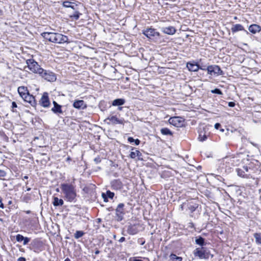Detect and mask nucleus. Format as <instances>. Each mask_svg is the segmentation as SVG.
<instances>
[{
  "instance_id": "obj_13",
  "label": "nucleus",
  "mask_w": 261,
  "mask_h": 261,
  "mask_svg": "<svg viewBox=\"0 0 261 261\" xmlns=\"http://www.w3.org/2000/svg\"><path fill=\"white\" fill-rule=\"evenodd\" d=\"M161 31L165 34L173 35L176 33V29L172 26H169L167 27H162L161 29Z\"/></svg>"
},
{
  "instance_id": "obj_46",
  "label": "nucleus",
  "mask_w": 261,
  "mask_h": 261,
  "mask_svg": "<svg viewBox=\"0 0 261 261\" xmlns=\"http://www.w3.org/2000/svg\"><path fill=\"white\" fill-rule=\"evenodd\" d=\"M5 175V173L3 171H0V176H4Z\"/></svg>"
},
{
  "instance_id": "obj_47",
  "label": "nucleus",
  "mask_w": 261,
  "mask_h": 261,
  "mask_svg": "<svg viewBox=\"0 0 261 261\" xmlns=\"http://www.w3.org/2000/svg\"><path fill=\"white\" fill-rule=\"evenodd\" d=\"M0 207L3 208L4 207L3 203L2 202V199H0Z\"/></svg>"
},
{
  "instance_id": "obj_42",
  "label": "nucleus",
  "mask_w": 261,
  "mask_h": 261,
  "mask_svg": "<svg viewBox=\"0 0 261 261\" xmlns=\"http://www.w3.org/2000/svg\"><path fill=\"white\" fill-rule=\"evenodd\" d=\"M220 126V124L219 123H217L215 124V128L216 129H218L219 127Z\"/></svg>"
},
{
  "instance_id": "obj_8",
  "label": "nucleus",
  "mask_w": 261,
  "mask_h": 261,
  "mask_svg": "<svg viewBox=\"0 0 261 261\" xmlns=\"http://www.w3.org/2000/svg\"><path fill=\"white\" fill-rule=\"evenodd\" d=\"M206 70L207 73L211 75H222L223 74V71L220 69V67L218 65H210L208 66Z\"/></svg>"
},
{
  "instance_id": "obj_28",
  "label": "nucleus",
  "mask_w": 261,
  "mask_h": 261,
  "mask_svg": "<svg viewBox=\"0 0 261 261\" xmlns=\"http://www.w3.org/2000/svg\"><path fill=\"white\" fill-rule=\"evenodd\" d=\"M255 242L258 245H261V234L255 233L254 234Z\"/></svg>"
},
{
  "instance_id": "obj_38",
  "label": "nucleus",
  "mask_w": 261,
  "mask_h": 261,
  "mask_svg": "<svg viewBox=\"0 0 261 261\" xmlns=\"http://www.w3.org/2000/svg\"><path fill=\"white\" fill-rule=\"evenodd\" d=\"M23 244L24 245H27L29 241H30V239L27 237H24V239H23Z\"/></svg>"
},
{
  "instance_id": "obj_29",
  "label": "nucleus",
  "mask_w": 261,
  "mask_h": 261,
  "mask_svg": "<svg viewBox=\"0 0 261 261\" xmlns=\"http://www.w3.org/2000/svg\"><path fill=\"white\" fill-rule=\"evenodd\" d=\"M141 154V152L139 150H136L135 151H132L129 154V156L132 159H135L136 156H139Z\"/></svg>"
},
{
  "instance_id": "obj_56",
  "label": "nucleus",
  "mask_w": 261,
  "mask_h": 261,
  "mask_svg": "<svg viewBox=\"0 0 261 261\" xmlns=\"http://www.w3.org/2000/svg\"><path fill=\"white\" fill-rule=\"evenodd\" d=\"M145 242H141V245H143L144 244Z\"/></svg>"
},
{
  "instance_id": "obj_34",
  "label": "nucleus",
  "mask_w": 261,
  "mask_h": 261,
  "mask_svg": "<svg viewBox=\"0 0 261 261\" xmlns=\"http://www.w3.org/2000/svg\"><path fill=\"white\" fill-rule=\"evenodd\" d=\"M198 139L200 141H204L207 139V136L205 134L200 133L199 135Z\"/></svg>"
},
{
  "instance_id": "obj_57",
  "label": "nucleus",
  "mask_w": 261,
  "mask_h": 261,
  "mask_svg": "<svg viewBox=\"0 0 261 261\" xmlns=\"http://www.w3.org/2000/svg\"><path fill=\"white\" fill-rule=\"evenodd\" d=\"M221 131H222L223 132H224V129H221Z\"/></svg>"
},
{
  "instance_id": "obj_31",
  "label": "nucleus",
  "mask_w": 261,
  "mask_h": 261,
  "mask_svg": "<svg viewBox=\"0 0 261 261\" xmlns=\"http://www.w3.org/2000/svg\"><path fill=\"white\" fill-rule=\"evenodd\" d=\"M195 242L197 244L201 246L202 247L205 245L204 239L200 237L199 238L195 240Z\"/></svg>"
},
{
  "instance_id": "obj_18",
  "label": "nucleus",
  "mask_w": 261,
  "mask_h": 261,
  "mask_svg": "<svg viewBox=\"0 0 261 261\" xmlns=\"http://www.w3.org/2000/svg\"><path fill=\"white\" fill-rule=\"evenodd\" d=\"M260 30V27L257 24H251L249 27V31L253 34H255L257 32H259Z\"/></svg>"
},
{
  "instance_id": "obj_11",
  "label": "nucleus",
  "mask_w": 261,
  "mask_h": 261,
  "mask_svg": "<svg viewBox=\"0 0 261 261\" xmlns=\"http://www.w3.org/2000/svg\"><path fill=\"white\" fill-rule=\"evenodd\" d=\"M105 121H109V122H108V124L111 123L112 124H123L124 120L122 118H118L116 116H110L105 120Z\"/></svg>"
},
{
  "instance_id": "obj_1",
  "label": "nucleus",
  "mask_w": 261,
  "mask_h": 261,
  "mask_svg": "<svg viewBox=\"0 0 261 261\" xmlns=\"http://www.w3.org/2000/svg\"><path fill=\"white\" fill-rule=\"evenodd\" d=\"M61 189L64 194V198L67 201L75 202L76 197L75 186L71 184H62Z\"/></svg>"
},
{
  "instance_id": "obj_6",
  "label": "nucleus",
  "mask_w": 261,
  "mask_h": 261,
  "mask_svg": "<svg viewBox=\"0 0 261 261\" xmlns=\"http://www.w3.org/2000/svg\"><path fill=\"white\" fill-rule=\"evenodd\" d=\"M143 34L148 38L152 40L158 39L160 36V33L153 28H147L143 31Z\"/></svg>"
},
{
  "instance_id": "obj_54",
  "label": "nucleus",
  "mask_w": 261,
  "mask_h": 261,
  "mask_svg": "<svg viewBox=\"0 0 261 261\" xmlns=\"http://www.w3.org/2000/svg\"><path fill=\"white\" fill-rule=\"evenodd\" d=\"M30 190H31V188H28L27 189V191H30Z\"/></svg>"
},
{
  "instance_id": "obj_55",
  "label": "nucleus",
  "mask_w": 261,
  "mask_h": 261,
  "mask_svg": "<svg viewBox=\"0 0 261 261\" xmlns=\"http://www.w3.org/2000/svg\"><path fill=\"white\" fill-rule=\"evenodd\" d=\"M239 171H240V169H237V171H238V174H239V175L241 176V174H240Z\"/></svg>"
},
{
  "instance_id": "obj_58",
  "label": "nucleus",
  "mask_w": 261,
  "mask_h": 261,
  "mask_svg": "<svg viewBox=\"0 0 261 261\" xmlns=\"http://www.w3.org/2000/svg\"><path fill=\"white\" fill-rule=\"evenodd\" d=\"M114 238H116V236H115V235H114Z\"/></svg>"
},
{
  "instance_id": "obj_14",
  "label": "nucleus",
  "mask_w": 261,
  "mask_h": 261,
  "mask_svg": "<svg viewBox=\"0 0 261 261\" xmlns=\"http://www.w3.org/2000/svg\"><path fill=\"white\" fill-rule=\"evenodd\" d=\"M62 5L65 8H70L74 10L77 9L78 5L76 4L74 2H71L69 1H66L63 2Z\"/></svg>"
},
{
  "instance_id": "obj_5",
  "label": "nucleus",
  "mask_w": 261,
  "mask_h": 261,
  "mask_svg": "<svg viewBox=\"0 0 261 261\" xmlns=\"http://www.w3.org/2000/svg\"><path fill=\"white\" fill-rule=\"evenodd\" d=\"M26 63L27 66L24 68L26 71H27V68H28L32 72L39 74L42 69L38 63L33 59L27 60Z\"/></svg>"
},
{
  "instance_id": "obj_25",
  "label": "nucleus",
  "mask_w": 261,
  "mask_h": 261,
  "mask_svg": "<svg viewBox=\"0 0 261 261\" xmlns=\"http://www.w3.org/2000/svg\"><path fill=\"white\" fill-rule=\"evenodd\" d=\"M125 103V100L124 99L119 98L113 100L112 105L113 106H122Z\"/></svg>"
},
{
  "instance_id": "obj_52",
  "label": "nucleus",
  "mask_w": 261,
  "mask_h": 261,
  "mask_svg": "<svg viewBox=\"0 0 261 261\" xmlns=\"http://www.w3.org/2000/svg\"><path fill=\"white\" fill-rule=\"evenodd\" d=\"M64 261H71L70 259L68 258H66Z\"/></svg>"
},
{
  "instance_id": "obj_48",
  "label": "nucleus",
  "mask_w": 261,
  "mask_h": 261,
  "mask_svg": "<svg viewBox=\"0 0 261 261\" xmlns=\"http://www.w3.org/2000/svg\"><path fill=\"white\" fill-rule=\"evenodd\" d=\"M206 68L205 66H204V67H200L199 68V69H201V70H206Z\"/></svg>"
},
{
  "instance_id": "obj_22",
  "label": "nucleus",
  "mask_w": 261,
  "mask_h": 261,
  "mask_svg": "<svg viewBox=\"0 0 261 261\" xmlns=\"http://www.w3.org/2000/svg\"><path fill=\"white\" fill-rule=\"evenodd\" d=\"M81 13H80L78 9L73 10V13L72 14H69V17L71 19L76 20H78L80 18Z\"/></svg>"
},
{
  "instance_id": "obj_43",
  "label": "nucleus",
  "mask_w": 261,
  "mask_h": 261,
  "mask_svg": "<svg viewBox=\"0 0 261 261\" xmlns=\"http://www.w3.org/2000/svg\"><path fill=\"white\" fill-rule=\"evenodd\" d=\"M125 238L124 237H121L119 240V242H123L124 241H125Z\"/></svg>"
},
{
  "instance_id": "obj_41",
  "label": "nucleus",
  "mask_w": 261,
  "mask_h": 261,
  "mask_svg": "<svg viewBox=\"0 0 261 261\" xmlns=\"http://www.w3.org/2000/svg\"><path fill=\"white\" fill-rule=\"evenodd\" d=\"M17 261H25V258L23 257H20L18 258Z\"/></svg>"
},
{
  "instance_id": "obj_2",
  "label": "nucleus",
  "mask_w": 261,
  "mask_h": 261,
  "mask_svg": "<svg viewBox=\"0 0 261 261\" xmlns=\"http://www.w3.org/2000/svg\"><path fill=\"white\" fill-rule=\"evenodd\" d=\"M41 35L45 39L55 43H64L68 40L67 36L59 33L44 32Z\"/></svg>"
},
{
  "instance_id": "obj_27",
  "label": "nucleus",
  "mask_w": 261,
  "mask_h": 261,
  "mask_svg": "<svg viewBox=\"0 0 261 261\" xmlns=\"http://www.w3.org/2000/svg\"><path fill=\"white\" fill-rule=\"evenodd\" d=\"M232 159V156L226 157L223 159V163L226 164V167L230 168L232 166V162L229 161V159Z\"/></svg>"
},
{
  "instance_id": "obj_16",
  "label": "nucleus",
  "mask_w": 261,
  "mask_h": 261,
  "mask_svg": "<svg viewBox=\"0 0 261 261\" xmlns=\"http://www.w3.org/2000/svg\"><path fill=\"white\" fill-rule=\"evenodd\" d=\"M187 67L189 71L195 72L199 69L200 66L196 63H188L187 64Z\"/></svg>"
},
{
  "instance_id": "obj_35",
  "label": "nucleus",
  "mask_w": 261,
  "mask_h": 261,
  "mask_svg": "<svg viewBox=\"0 0 261 261\" xmlns=\"http://www.w3.org/2000/svg\"><path fill=\"white\" fill-rule=\"evenodd\" d=\"M24 239V237L20 234H18L16 236V240L17 242H20Z\"/></svg>"
},
{
  "instance_id": "obj_45",
  "label": "nucleus",
  "mask_w": 261,
  "mask_h": 261,
  "mask_svg": "<svg viewBox=\"0 0 261 261\" xmlns=\"http://www.w3.org/2000/svg\"><path fill=\"white\" fill-rule=\"evenodd\" d=\"M134 142L136 145H138L140 143V140L138 139H136Z\"/></svg>"
},
{
  "instance_id": "obj_51",
  "label": "nucleus",
  "mask_w": 261,
  "mask_h": 261,
  "mask_svg": "<svg viewBox=\"0 0 261 261\" xmlns=\"http://www.w3.org/2000/svg\"><path fill=\"white\" fill-rule=\"evenodd\" d=\"M133 261H143V260H142L141 259L135 258Z\"/></svg>"
},
{
  "instance_id": "obj_33",
  "label": "nucleus",
  "mask_w": 261,
  "mask_h": 261,
  "mask_svg": "<svg viewBox=\"0 0 261 261\" xmlns=\"http://www.w3.org/2000/svg\"><path fill=\"white\" fill-rule=\"evenodd\" d=\"M84 234V232L83 231L77 230L74 233V238L76 239H78L83 237Z\"/></svg>"
},
{
  "instance_id": "obj_3",
  "label": "nucleus",
  "mask_w": 261,
  "mask_h": 261,
  "mask_svg": "<svg viewBox=\"0 0 261 261\" xmlns=\"http://www.w3.org/2000/svg\"><path fill=\"white\" fill-rule=\"evenodd\" d=\"M17 90L19 95L25 101L30 103L32 106L36 105V102L34 97L30 94L27 87L20 86L18 88Z\"/></svg>"
},
{
  "instance_id": "obj_53",
  "label": "nucleus",
  "mask_w": 261,
  "mask_h": 261,
  "mask_svg": "<svg viewBox=\"0 0 261 261\" xmlns=\"http://www.w3.org/2000/svg\"><path fill=\"white\" fill-rule=\"evenodd\" d=\"M28 176H24V177H23V179H28Z\"/></svg>"
},
{
  "instance_id": "obj_17",
  "label": "nucleus",
  "mask_w": 261,
  "mask_h": 261,
  "mask_svg": "<svg viewBox=\"0 0 261 261\" xmlns=\"http://www.w3.org/2000/svg\"><path fill=\"white\" fill-rule=\"evenodd\" d=\"M54 107L51 109V111L56 114H62L63 111L61 109V106L58 104L55 101H53Z\"/></svg>"
},
{
  "instance_id": "obj_30",
  "label": "nucleus",
  "mask_w": 261,
  "mask_h": 261,
  "mask_svg": "<svg viewBox=\"0 0 261 261\" xmlns=\"http://www.w3.org/2000/svg\"><path fill=\"white\" fill-rule=\"evenodd\" d=\"M161 132L164 135H172V133L171 130L167 128H163L161 129Z\"/></svg>"
},
{
  "instance_id": "obj_9",
  "label": "nucleus",
  "mask_w": 261,
  "mask_h": 261,
  "mask_svg": "<svg viewBox=\"0 0 261 261\" xmlns=\"http://www.w3.org/2000/svg\"><path fill=\"white\" fill-rule=\"evenodd\" d=\"M169 122L175 126L180 127L184 124V119L181 117H173L169 119Z\"/></svg>"
},
{
  "instance_id": "obj_21",
  "label": "nucleus",
  "mask_w": 261,
  "mask_h": 261,
  "mask_svg": "<svg viewBox=\"0 0 261 261\" xmlns=\"http://www.w3.org/2000/svg\"><path fill=\"white\" fill-rule=\"evenodd\" d=\"M232 162V166H238L242 162V160L239 156H232V159H229Z\"/></svg>"
},
{
  "instance_id": "obj_10",
  "label": "nucleus",
  "mask_w": 261,
  "mask_h": 261,
  "mask_svg": "<svg viewBox=\"0 0 261 261\" xmlns=\"http://www.w3.org/2000/svg\"><path fill=\"white\" fill-rule=\"evenodd\" d=\"M39 104L44 108H48L50 106V103L48 97V94L47 92L43 93L40 100H39Z\"/></svg>"
},
{
  "instance_id": "obj_26",
  "label": "nucleus",
  "mask_w": 261,
  "mask_h": 261,
  "mask_svg": "<svg viewBox=\"0 0 261 261\" xmlns=\"http://www.w3.org/2000/svg\"><path fill=\"white\" fill-rule=\"evenodd\" d=\"M242 30H244V27L240 24L233 25L231 28V31L233 33Z\"/></svg>"
},
{
  "instance_id": "obj_40",
  "label": "nucleus",
  "mask_w": 261,
  "mask_h": 261,
  "mask_svg": "<svg viewBox=\"0 0 261 261\" xmlns=\"http://www.w3.org/2000/svg\"><path fill=\"white\" fill-rule=\"evenodd\" d=\"M135 139L132 137H128V141L130 143H133L135 142Z\"/></svg>"
},
{
  "instance_id": "obj_50",
  "label": "nucleus",
  "mask_w": 261,
  "mask_h": 261,
  "mask_svg": "<svg viewBox=\"0 0 261 261\" xmlns=\"http://www.w3.org/2000/svg\"><path fill=\"white\" fill-rule=\"evenodd\" d=\"M95 253L96 254H99V251L98 250H96L95 251Z\"/></svg>"
},
{
  "instance_id": "obj_19",
  "label": "nucleus",
  "mask_w": 261,
  "mask_h": 261,
  "mask_svg": "<svg viewBox=\"0 0 261 261\" xmlns=\"http://www.w3.org/2000/svg\"><path fill=\"white\" fill-rule=\"evenodd\" d=\"M111 186L113 189L119 190L121 189L122 184L119 180H114L111 182Z\"/></svg>"
},
{
  "instance_id": "obj_4",
  "label": "nucleus",
  "mask_w": 261,
  "mask_h": 261,
  "mask_svg": "<svg viewBox=\"0 0 261 261\" xmlns=\"http://www.w3.org/2000/svg\"><path fill=\"white\" fill-rule=\"evenodd\" d=\"M194 255L199 259H208L211 255L210 251L205 247L196 248L193 251Z\"/></svg>"
},
{
  "instance_id": "obj_24",
  "label": "nucleus",
  "mask_w": 261,
  "mask_h": 261,
  "mask_svg": "<svg viewBox=\"0 0 261 261\" xmlns=\"http://www.w3.org/2000/svg\"><path fill=\"white\" fill-rule=\"evenodd\" d=\"M64 201L61 199H59L58 197H54L53 204L55 206H61L63 204Z\"/></svg>"
},
{
  "instance_id": "obj_23",
  "label": "nucleus",
  "mask_w": 261,
  "mask_h": 261,
  "mask_svg": "<svg viewBox=\"0 0 261 261\" xmlns=\"http://www.w3.org/2000/svg\"><path fill=\"white\" fill-rule=\"evenodd\" d=\"M114 196V193L113 192H111L110 191L108 190L106 192V194L105 193L102 194V197L103 198V200L105 202H107V197L110 198V199H113V198Z\"/></svg>"
},
{
  "instance_id": "obj_7",
  "label": "nucleus",
  "mask_w": 261,
  "mask_h": 261,
  "mask_svg": "<svg viewBox=\"0 0 261 261\" xmlns=\"http://www.w3.org/2000/svg\"><path fill=\"white\" fill-rule=\"evenodd\" d=\"M39 74L45 80L49 82H54L56 80V76L53 72L45 70L42 69Z\"/></svg>"
},
{
  "instance_id": "obj_37",
  "label": "nucleus",
  "mask_w": 261,
  "mask_h": 261,
  "mask_svg": "<svg viewBox=\"0 0 261 261\" xmlns=\"http://www.w3.org/2000/svg\"><path fill=\"white\" fill-rule=\"evenodd\" d=\"M197 207V204H195L194 205H190L189 207V208L191 212H194L196 210V208Z\"/></svg>"
},
{
  "instance_id": "obj_39",
  "label": "nucleus",
  "mask_w": 261,
  "mask_h": 261,
  "mask_svg": "<svg viewBox=\"0 0 261 261\" xmlns=\"http://www.w3.org/2000/svg\"><path fill=\"white\" fill-rule=\"evenodd\" d=\"M235 106V103L232 101H230L228 102V106L230 107H233Z\"/></svg>"
},
{
  "instance_id": "obj_49",
  "label": "nucleus",
  "mask_w": 261,
  "mask_h": 261,
  "mask_svg": "<svg viewBox=\"0 0 261 261\" xmlns=\"http://www.w3.org/2000/svg\"><path fill=\"white\" fill-rule=\"evenodd\" d=\"M243 169L246 171H248V167L247 166H244Z\"/></svg>"
},
{
  "instance_id": "obj_36",
  "label": "nucleus",
  "mask_w": 261,
  "mask_h": 261,
  "mask_svg": "<svg viewBox=\"0 0 261 261\" xmlns=\"http://www.w3.org/2000/svg\"><path fill=\"white\" fill-rule=\"evenodd\" d=\"M211 92L215 94H217L219 95L222 94V92L219 89H215L214 90H211Z\"/></svg>"
},
{
  "instance_id": "obj_12",
  "label": "nucleus",
  "mask_w": 261,
  "mask_h": 261,
  "mask_svg": "<svg viewBox=\"0 0 261 261\" xmlns=\"http://www.w3.org/2000/svg\"><path fill=\"white\" fill-rule=\"evenodd\" d=\"M124 205L123 203H120L117 206L116 209V214L118 217V220L121 221L123 219V216L124 214L123 207Z\"/></svg>"
},
{
  "instance_id": "obj_32",
  "label": "nucleus",
  "mask_w": 261,
  "mask_h": 261,
  "mask_svg": "<svg viewBox=\"0 0 261 261\" xmlns=\"http://www.w3.org/2000/svg\"><path fill=\"white\" fill-rule=\"evenodd\" d=\"M170 259L174 261H181L182 257L179 256H177L174 254H171L170 256Z\"/></svg>"
},
{
  "instance_id": "obj_44",
  "label": "nucleus",
  "mask_w": 261,
  "mask_h": 261,
  "mask_svg": "<svg viewBox=\"0 0 261 261\" xmlns=\"http://www.w3.org/2000/svg\"><path fill=\"white\" fill-rule=\"evenodd\" d=\"M12 107L13 108H16L17 107L16 103L15 102L13 101L12 103Z\"/></svg>"
},
{
  "instance_id": "obj_20",
  "label": "nucleus",
  "mask_w": 261,
  "mask_h": 261,
  "mask_svg": "<svg viewBox=\"0 0 261 261\" xmlns=\"http://www.w3.org/2000/svg\"><path fill=\"white\" fill-rule=\"evenodd\" d=\"M127 232L130 235H134L138 233V229L136 225H129L128 227Z\"/></svg>"
},
{
  "instance_id": "obj_15",
  "label": "nucleus",
  "mask_w": 261,
  "mask_h": 261,
  "mask_svg": "<svg viewBox=\"0 0 261 261\" xmlns=\"http://www.w3.org/2000/svg\"><path fill=\"white\" fill-rule=\"evenodd\" d=\"M73 106L76 109H84L86 107V105L83 100H76L73 103Z\"/></svg>"
}]
</instances>
